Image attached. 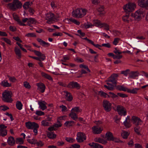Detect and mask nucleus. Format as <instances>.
Returning a JSON list of instances; mask_svg holds the SVG:
<instances>
[{"instance_id":"f257e3e1","label":"nucleus","mask_w":148,"mask_h":148,"mask_svg":"<svg viewBox=\"0 0 148 148\" xmlns=\"http://www.w3.org/2000/svg\"><path fill=\"white\" fill-rule=\"evenodd\" d=\"M118 75L114 74L112 75L108 79L106 82L107 85H104V86L109 90H112L114 89V85L116 84Z\"/></svg>"},{"instance_id":"f03ea898","label":"nucleus","mask_w":148,"mask_h":148,"mask_svg":"<svg viewBox=\"0 0 148 148\" xmlns=\"http://www.w3.org/2000/svg\"><path fill=\"white\" fill-rule=\"evenodd\" d=\"M145 15V14L143 10L139 9L136 11L134 13H132L130 16L135 21H139L141 20Z\"/></svg>"},{"instance_id":"7ed1b4c3","label":"nucleus","mask_w":148,"mask_h":148,"mask_svg":"<svg viewBox=\"0 0 148 148\" xmlns=\"http://www.w3.org/2000/svg\"><path fill=\"white\" fill-rule=\"evenodd\" d=\"M87 10L84 8L77 9L73 11L72 14L73 16L77 18H80L83 17L86 14Z\"/></svg>"},{"instance_id":"20e7f679","label":"nucleus","mask_w":148,"mask_h":148,"mask_svg":"<svg viewBox=\"0 0 148 148\" xmlns=\"http://www.w3.org/2000/svg\"><path fill=\"white\" fill-rule=\"evenodd\" d=\"M136 8V5L134 3L130 2L125 5L123 9L126 13L132 12L134 11Z\"/></svg>"},{"instance_id":"39448f33","label":"nucleus","mask_w":148,"mask_h":148,"mask_svg":"<svg viewBox=\"0 0 148 148\" xmlns=\"http://www.w3.org/2000/svg\"><path fill=\"white\" fill-rule=\"evenodd\" d=\"M8 7L11 9L15 10L20 8L22 6V4L18 0H14L12 3H8Z\"/></svg>"},{"instance_id":"423d86ee","label":"nucleus","mask_w":148,"mask_h":148,"mask_svg":"<svg viewBox=\"0 0 148 148\" xmlns=\"http://www.w3.org/2000/svg\"><path fill=\"white\" fill-rule=\"evenodd\" d=\"M12 92L11 91L6 90L3 93V99L4 101L11 102L12 101V99L11 98Z\"/></svg>"},{"instance_id":"0eeeda50","label":"nucleus","mask_w":148,"mask_h":148,"mask_svg":"<svg viewBox=\"0 0 148 148\" xmlns=\"http://www.w3.org/2000/svg\"><path fill=\"white\" fill-rule=\"evenodd\" d=\"M116 111L118 114L121 116H125L127 114L126 109L124 107L121 106H117Z\"/></svg>"},{"instance_id":"6e6552de","label":"nucleus","mask_w":148,"mask_h":148,"mask_svg":"<svg viewBox=\"0 0 148 148\" xmlns=\"http://www.w3.org/2000/svg\"><path fill=\"white\" fill-rule=\"evenodd\" d=\"M111 103L108 100H104L103 101V106L104 109L107 112H109L111 110Z\"/></svg>"},{"instance_id":"1a4fd4ad","label":"nucleus","mask_w":148,"mask_h":148,"mask_svg":"<svg viewBox=\"0 0 148 148\" xmlns=\"http://www.w3.org/2000/svg\"><path fill=\"white\" fill-rule=\"evenodd\" d=\"M131 120L133 123L136 125H140L143 123L142 120L140 118L136 116H132Z\"/></svg>"},{"instance_id":"9d476101","label":"nucleus","mask_w":148,"mask_h":148,"mask_svg":"<svg viewBox=\"0 0 148 148\" xmlns=\"http://www.w3.org/2000/svg\"><path fill=\"white\" fill-rule=\"evenodd\" d=\"M86 139V136L84 133L79 132L77 134V137L76 139L78 142H82Z\"/></svg>"},{"instance_id":"9b49d317","label":"nucleus","mask_w":148,"mask_h":148,"mask_svg":"<svg viewBox=\"0 0 148 148\" xmlns=\"http://www.w3.org/2000/svg\"><path fill=\"white\" fill-rule=\"evenodd\" d=\"M27 128L29 129H32L34 128H39L38 125L34 122H28L25 123Z\"/></svg>"},{"instance_id":"f8f14e48","label":"nucleus","mask_w":148,"mask_h":148,"mask_svg":"<svg viewBox=\"0 0 148 148\" xmlns=\"http://www.w3.org/2000/svg\"><path fill=\"white\" fill-rule=\"evenodd\" d=\"M54 15L51 13H49L46 14L45 18L47 20V23L51 24L54 21Z\"/></svg>"},{"instance_id":"ddd939ff","label":"nucleus","mask_w":148,"mask_h":148,"mask_svg":"<svg viewBox=\"0 0 148 148\" xmlns=\"http://www.w3.org/2000/svg\"><path fill=\"white\" fill-rule=\"evenodd\" d=\"M92 132L94 134H98L101 133L103 130L102 127L95 126L92 127Z\"/></svg>"},{"instance_id":"4468645a","label":"nucleus","mask_w":148,"mask_h":148,"mask_svg":"<svg viewBox=\"0 0 148 148\" xmlns=\"http://www.w3.org/2000/svg\"><path fill=\"white\" fill-rule=\"evenodd\" d=\"M138 4L142 8L148 7V0H138Z\"/></svg>"},{"instance_id":"2eb2a0df","label":"nucleus","mask_w":148,"mask_h":148,"mask_svg":"<svg viewBox=\"0 0 148 148\" xmlns=\"http://www.w3.org/2000/svg\"><path fill=\"white\" fill-rule=\"evenodd\" d=\"M123 124L126 128H129L131 127V124L130 122L129 116H127L125 118V120L123 122Z\"/></svg>"},{"instance_id":"dca6fc26","label":"nucleus","mask_w":148,"mask_h":148,"mask_svg":"<svg viewBox=\"0 0 148 148\" xmlns=\"http://www.w3.org/2000/svg\"><path fill=\"white\" fill-rule=\"evenodd\" d=\"M62 94L65 96L66 99L69 101H71L72 100L73 98L72 96L71 95L70 93L66 91H64L62 92Z\"/></svg>"},{"instance_id":"f3484780","label":"nucleus","mask_w":148,"mask_h":148,"mask_svg":"<svg viewBox=\"0 0 148 148\" xmlns=\"http://www.w3.org/2000/svg\"><path fill=\"white\" fill-rule=\"evenodd\" d=\"M46 104V102L44 101H39L38 102V104L39 105V108L42 110H44L47 108Z\"/></svg>"},{"instance_id":"a211bd4d","label":"nucleus","mask_w":148,"mask_h":148,"mask_svg":"<svg viewBox=\"0 0 148 148\" xmlns=\"http://www.w3.org/2000/svg\"><path fill=\"white\" fill-rule=\"evenodd\" d=\"M68 86L70 88H75L79 89L80 87L79 84L77 82H71L69 83Z\"/></svg>"},{"instance_id":"6ab92c4d","label":"nucleus","mask_w":148,"mask_h":148,"mask_svg":"<svg viewBox=\"0 0 148 148\" xmlns=\"http://www.w3.org/2000/svg\"><path fill=\"white\" fill-rule=\"evenodd\" d=\"M114 137L112 133L109 131L107 132L105 134V138L107 140L111 141Z\"/></svg>"},{"instance_id":"aec40b11","label":"nucleus","mask_w":148,"mask_h":148,"mask_svg":"<svg viewBox=\"0 0 148 148\" xmlns=\"http://www.w3.org/2000/svg\"><path fill=\"white\" fill-rule=\"evenodd\" d=\"M37 85L38 87V90L42 92H44L45 87L43 84L42 83H38Z\"/></svg>"},{"instance_id":"412c9836","label":"nucleus","mask_w":148,"mask_h":148,"mask_svg":"<svg viewBox=\"0 0 148 148\" xmlns=\"http://www.w3.org/2000/svg\"><path fill=\"white\" fill-rule=\"evenodd\" d=\"M14 51L15 54L17 56L18 59H20L21 57V53L20 49L17 47H15Z\"/></svg>"},{"instance_id":"4be33fe9","label":"nucleus","mask_w":148,"mask_h":148,"mask_svg":"<svg viewBox=\"0 0 148 148\" xmlns=\"http://www.w3.org/2000/svg\"><path fill=\"white\" fill-rule=\"evenodd\" d=\"M7 142L9 145L13 146L15 143V140L13 137L11 136L8 138Z\"/></svg>"},{"instance_id":"5701e85b","label":"nucleus","mask_w":148,"mask_h":148,"mask_svg":"<svg viewBox=\"0 0 148 148\" xmlns=\"http://www.w3.org/2000/svg\"><path fill=\"white\" fill-rule=\"evenodd\" d=\"M1 85L4 87H9L11 86V84L8 82V81L4 80L0 83Z\"/></svg>"},{"instance_id":"b1692460","label":"nucleus","mask_w":148,"mask_h":148,"mask_svg":"<svg viewBox=\"0 0 148 148\" xmlns=\"http://www.w3.org/2000/svg\"><path fill=\"white\" fill-rule=\"evenodd\" d=\"M139 75V73L137 72H132L130 74L128 78L133 79H136Z\"/></svg>"},{"instance_id":"393cba45","label":"nucleus","mask_w":148,"mask_h":148,"mask_svg":"<svg viewBox=\"0 0 148 148\" xmlns=\"http://www.w3.org/2000/svg\"><path fill=\"white\" fill-rule=\"evenodd\" d=\"M139 88H133L132 89L128 88L127 92L132 94H136L137 93Z\"/></svg>"},{"instance_id":"a878e982","label":"nucleus","mask_w":148,"mask_h":148,"mask_svg":"<svg viewBox=\"0 0 148 148\" xmlns=\"http://www.w3.org/2000/svg\"><path fill=\"white\" fill-rule=\"evenodd\" d=\"M37 23V21L34 18H29L27 25L30 26H31V24H35Z\"/></svg>"},{"instance_id":"bb28decb","label":"nucleus","mask_w":148,"mask_h":148,"mask_svg":"<svg viewBox=\"0 0 148 148\" xmlns=\"http://www.w3.org/2000/svg\"><path fill=\"white\" fill-rule=\"evenodd\" d=\"M69 116L73 119L76 120L78 119V116L76 113L71 112L69 114Z\"/></svg>"},{"instance_id":"cd10ccee","label":"nucleus","mask_w":148,"mask_h":148,"mask_svg":"<svg viewBox=\"0 0 148 148\" xmlns=\"http://www.w3.org/2000/svg\"><path fill=\"white\" fill-rule=\"evenodd\" d=\"M122 19L124 21L127 23L132 21L131 18L127 15L123 16L122 17Z\"/></svg>"},{"instance_id":"c85d7f7f","label":"nucleus","mask_w":148,"mask_h":148,"mask_svg":"<svg viewBox=\"0 0 148 148\" xmlns=\"http://www.w3.org/2000/svg\"><path fill=\"white\" fill-rule=\"evenodd\" d=\"M82 111V109L78 107H75L73 108L71 110V112H72L76 113L80 112Z\"/></svg>"},{"instance_id":"c756f323","label":"nucleus","mask_w":148,"mask_h":148,"mask_svg":"<svg viewBox=\"0 0 148 148\" xmlns=\"http://www.w3.org/2000/svg\"><path fill=\"white\" fill-rule=\"evenodd\" d=\"M129 134V132L124 130H122L121 133L122 137L124 139L127 138Z\"/></svg>"},{"instance_id":"7c9ffc66","label":"nucleus","mask_w":148,"mask_h":148,"mask_svg":"<svg viewBox=\"0 0 148 148\" xmlns=\"http://www.w3.org/2000/svg\"><path fill=\"white\" fill-rule=\"evenodd\" d=\"M13 16L14 19L20 25L23 26L25 25V24H24L21 21L19 20V18L17 15L15 14H13Z\"/></svg>"},{"instance_id":"2f4dec72","label":"nucleus","mask_w":148,"mask_h":148,"mask_svg":"<svg viewBox=\"0 0 148 148\" xmlns=\"http://www.w3.org/2000/svg\"><path fill=\"white\" fill-rule=\"evenodd\" d=\"M94 25L99 27H101L103 26L102 23L100 21L98 20H95L93 21Z\"/></svg>"},{"instance_id":"473e14b6","label":"nucleus","mask_w":148,"mask_h":148,"mask_svg":"<svg viewBox=\"0 0 148 148\" xmlns=\"http://www.w3.org/2000/svg\"><path fill=\"white\" fill-rule=\"evenodd\" d=\"M98 94L100 96L102 97L105 98L109 97V96L108 94L102 91H99Z\"/></svg>"},{"instance_id":"72a5a7b5","label":"nucleus","mask_w":148,"mask_h":148,"mask_svg":"<svg viewBox=\"0 0 148 148\" xmlns=\"http://www.w3.org/2000/svg\"><path fill=\"white\" fill-rule=\"evenodd\" d=\"M16 107L19 110H21L23 108V105L20 101H17L16 103Z\"/></svg>"},{"instance_id":"f704fd0d","label":"nucleus","mask_w":148,"mask_h":148,"mask_svg":"<svg viewBox=\"0 0 148 148\" xmlns=\"http://www.w3.org/2000/svg\"><path fill=\"white\" fill-rule=\"evenodd\" d=\"M47 136L48 138L51 139L54 138L56 136V135L55 134H54L51 132L48 133Z\"/></svg>"},{"instance_id":"c9c22d12","label":"nucleus","mask_w":148,"mask_h":148,"mask_svg":"<svg viewBox=\"0 0 148 148\" xmlns=\"http://www.w3.org/2000/svg\"><path fill=\"white\" fill-rule=\"evenodd\" d=\"M41 74L42 76L43 77L46 78L50 80H52L51 77L49 75L45 73L42 72L41 73Z\"/></svg>"},{"instance_id":"e433bc0d","label":"nucleus","mask_w":148,"mask_h":148,"mask_svg":"<svg viewBox=\"0 0 148 148\" xmlns=\"http://www.w3.org/2000/svg\"><path fill=\"white\" fill-rule=\"evenodd\" d=\"M7 131L6 130L0 129V136H4L7 134Z\"/></svg>"},{"instance_id":"4c0bfd02","label":"nucleus","mask_w":148,"mask_h":148,"mask_svg":"<svg viewBox=\"0 0 148 148\" xmlns=\"http://www.w3.org/2000/svg\"><path fill=\"white\" fill-rule=\"evenodd\" d=\"M74 123V122L73 121H68L65 122L64 125L66 126L69 127L72 126Z\"/></svg>"},{"instance_id":"58836bf2","label":"nucleus","mask_w":148,"mask_h":148,"mask_svg":"<svg viewBox=\"0 0 148 148\" xmlns=\"http://www.w3.org/2000/svg\"><path fill=\"white\" fill-rule=\"evenodd\" d=\"M118 89L120 90H122L127 92L128 88L125 87L123 86H119L117 87Z\"/></svg>"},{"instance_id":"ea45409f","label":"nucleus","mask_w":148,"mask_h":148,"mask_svg":"<svg viewBox=\"0 0 148 148\" xmlns=\"http://www.w3.org/2000/svg\"><path fill=\"white\" fill-rule=\"evenodd\" d=\"M97 10L101 14H103L105 13V12H104V8L103 6H100L99 7L97 8Z\"/></svg>"},{"instance_id":"a19ab883","label":"nucleus","mask_w":148,"mask_h":148,"mask_svg":"<svg viewBox=\"0 0 148 148\" xmlns=\"http://www.w3.org/2000/svg\"><path fill=\"white\" fill-rule=\"evenodd\" d=\"M23 142V140L22 138H17L16 140V143L17 144H22Z\"/></svg>"},{"instance_id":"79ce46f5","label":"nucleus","mask_w":148,"mask_h":148,"mask_svg":"<svg viewBox=\"0 0 148 148\" xmlns=\"http://www.w3.org/2000/svg\"><path fill=\"white\" fill-rule=\"evenodd\" d=\"M32 3H30L29 2H26L23 5V8L25 9H28L30 5V4H32Z\"/></svg>"},{"instance_id":"37998d69","label":"nucleus","mask_w":148,"mask_h":148,"mask_svg":"<svg viewBox=\"0 0 148 148\" xmlns=\"http://www.w3.org/2000/svg\"><path fill=\"white\" fill-rule=\"evenodd\" d=\"M42 125L44 126H48L49 125V123L47 121V120H44L41 122Z\"/></svg>"},{"instance_id":"c03bdc74","label":"nucleus","mask_w":148,"mask_h":148,"mask_svg":"<svg viewBox=\"0 0 148 148\" xmlns=\"http://www.w3.org/2000/svg\"><path fill=\"white\" fill-rule=\"evenodd\" d=\"M28 142L32 144H35L37 143V140L34 138H32V140L28 139L27 140Z\"/></svg>"},{"instance_id":"a18cd8bd","label":"nucleus","mask_w":148,"mask_h":148,"mask_svg":"<svg viewBox=\"0 0 148 148\" xmlns=\"http://www.w3.org/2000/svg\"><path fill=\"white\" fill-rule=\"evenodd\" d=\"M74 60L78 63H82L84 62L83 59L81 58L78 57H76L75 58Z\"/></svg>"},{"instance_id":"49530a36","label":"nucleus","mask_w":148,"mask_h":148,"mask_svg":"<svg viewBox=\"0 0 148 148\" xmlns=\"http://www.w3.org/2000/svg\"><path fill=\"white\" fill-rule=\"evenodd\" d=\"M79 67L80 68L82 69H84L85 70H86L87 72H90V71L88 69V67L86 65L84 64H82L79 65Z\"/></svg>"},{"instance_id":"de8ad7c7","label":"nucleus","mask_w":148,"mask_h":148,"mask_svg":"<svg viewBox=\"0 0 148 148\" xmlns=\"http://www.w3.org/2000/svg\"><path fill=\"white\" fill-rule=\"evenodd\" d=\"M2 39L5 41L7 44L10 45H11V41L8 38H2Z\"/></svg>"},{"instance_id":"09e8293b","label":"nucleus","mask_w":148,"mask_h":148,"mask_svg":"<svg viewBox=\"0 0 148 148\" xmlns=\"http://www.w3.org/2000/svg\"><path fill=\"white\" fill-rule=\"evenodd\" d=\"M23 86L26 88L27 89H29L31 88V86L29 83L26 81L24 82Z\"/></svg>"},{"instance_id":"8fccbe9b","label":"nucleus","mask_w":148,"mask_h":148,"mask_svg":"<svg viewBox=\"0 0 148 148\" xmlns=\"http://www.w3.org/2000/svg\"><path fill=\"white\" fill-rule=\"evenodd\" d=\"M111 141H112L115 143H122L123 142L121 141L119 138L113 137L112 140Z\"/></svg>"},{"instance_id":"3c124183","label":"nucleus","mask_w":148,"mask_h":148,"mask_svg":"<svg viewBox=\"0 0 148 148\" xmlns=\"http://www.w3.org/2000/svg\"><path fill=\"white\" fill-rule=\"evenodd\" d=\"M66 140L68 142L70 143H72L75 141V140L71 137L66 138Z\"/></svg>"},{"instance_id":"603ef678","label":"nucleus","mask_w":148,"mask_h":148,"mask_svg":"<svg viewBox=\"0 0 148 148\" xmlns=\"http://www.w3.org/2000/svg\"><path fill=\"white\" fill-rule=\"evenodd\" d=\"M94 123L97 125H99L102 124L103 123V120L102 119L97 120L94 121Z\"/></svg>"},{"instance_id":"864d4df0","label":"nucleus","mask_w":148,"mask_h":148,"mask_svg":"<svg viewBox=\"0 0 148 148\" xmlns=\"http://www.w3.org/2000/svg\"><path fill=\"white\" fill-rule=\"evenodd\" d=\"M109 96L110 97H111L112 98H114L117 97V96L114 94V93L111 92H109L108 93Z\"/></svg>"},{"instance_id":"5fc2aeb1","label":"nucleus","mask_w":148,"mask_h":148,"mask_svg":"<svg viewBox=\"0 0 148 148\" xmlns=\"http://www.w3.org/2000/svg\"><path fill=\"white\" fill-rule=\"evenodd\" d=\"M101 0H91L92 3L94 5H97L99 3Z\"/></svg>"},{"instance_id":"6e6d98bb","label":"nucleus","mask_w":148,"mask_h":148,"mask_svg":"<svg viewBox=\"0 0 148 148\" xmlns=\"http://www.w3.org/2000/svg\"><path fill=\"white\" fill-rule=\"evenodd\" d=\"M60 107L61 108V111L62 112H65L67 110V108L63 105L60 106Z\"/></svg>"},{"instance_id":"4d7b16f0","label":"nucleus","mask_w":148,"mask_h":148,"mask_svg":"<svg viewBox=\"0 0 148 148\" xmlns=\"http://www.w3.org/2000/svg\"><path fill=\"white\" fill-rule=\"evenodd\" d=\"M9 80L12 82H15L16 79L14 77H10L9 76L8 77Z\"/></svg>"},{"instance_id":"13d9d810","label":"nucleus","mask_w":148,"mask_h":148,"mask_svg":"<svg viewBox=\"0 0 148 148\" xmlns=\"http://www.w3.org/2000/svg\"><path fill=\"white\" fill-rule=\"evenodd\" d=\"M25 36L27 37H35L36 36V35L33 33H29L25 35Z\"/></svg>"},{"instance_id":"bf43d9fd","label":"nucleus","mask_w":148,"mask_h":148,"mask_svg":"<svg viewBox=\"0 0 148 148\" xmlns=\"http://www.w3.org/2000/svg\"><path fill=\"white\" fill-rule=\"evenodd\" d=\"M72 18L69 19L68 18H66L63 20V21L67 24L70 23L71 22H72Z\"/></svg>"},{"instance_id":"052dcab7","label":"nucleus","mask_w":148,"mask_h":148,"mask_svg":"<svg viewBox=\"0 0 148 148\" xmlns=\"http://www.w3.org/2000/svg\"><path fill=\"white\" fill-rule=\"evenodd\" d=\"M35 114L37 115L40 116L44 115L45 114L44 112L39 110H36L35 113Z\"/></svg>"},{"instance_id":"680f3d73","label":"nucleus","mask_w":148,"mask_h":148,"mask_svg":"<svg viewBox=\"0 0 148 148\" xmlns=\"http://www.w3.org/2000/svg\"><path fill=\"white\" fill-rule=\"evenodd\" d=\"M101 46L102 47H104L108 48H110L111 47V45L109 43H103L102 44Z\"/></svg>"},{"instance_id":"e2e57ef3","label":"nucleus","mask_w":148,"mask_h":148,"mask_svg":"<svg viewBox=\"0 0 148 148\" xmlns=\"http://www.w3.org/2000/svg\"><path fill=\"white\" fill-rule=\"evenodd\" d=\"M51 5L52 8L53 9L56 8L57 6L56 3L54 1H52L51 2Z\"/></svg>"},{"instance_id":"0e129e2a","label":"nucleus","mask_w":148,"mask_h":148,"mask_svg":"<svg viewBox=\"0 0 148 148\" xmlns=\"http://www.w3.org/2000/svg\"><path fill=\"white\" fill-rule=\"evenodd\" d=\"M112 33L115 36H118L120 34V32L119 31L116 30H113Z\"/></svg>"},{"instance_id":"69168bd1","label":"nucleus","mask_w":148,"mask_h":148,"mask_svg":"<svg viewBox=\"0 0 148 148\" xmlns=\"http://www.w3.org/2000/svg\"><path fill=\"white\" fill-rule=\"evenodd\" d=\"M8 109V108L5 106H0V110H1L5 111Z\"/></svg>"},{"instance_id":"338daca9","label":"nucleus","mask_w":148,"mask_h":148,"mask_svg":"<svg viewBox=\"0 0 148 148\" xmlns=\"http://www.w3.org/2000/svg\"><path fill=\"white\" fill-rule=\"evenodd\" d=\"M129 72V70L127 69L125 71H122L121 72V73L123 74L125 76H127Z\"/></svg>"},{"instance_id":"774afa93","label":"nucleus","mask_w":148,"mask_h":148,"mask_svg":"<svg viewBox=\"0 0 148 148\" xmlns=\"http://www.w3.org/2000/svg\"><path fill=\"white\" fill-rule=\"evenodd\" d=\"M84 26L86 28H89L90 27H92L93 26V25L90 23H87L85 24Z\"/></svg>"}]
</instances>
